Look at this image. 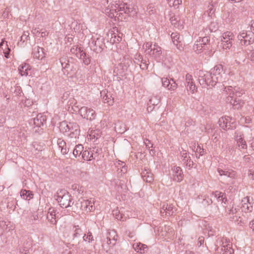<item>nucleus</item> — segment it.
Here are the masks:
<instances>
[{
	"label": "nucleus",
	"mask_w": 254,
	"mask_h": 254,
	"mask_svg": "<svg viewBox=\"0 0 254 254\" xmlns=\"http://www.w3.org/2000/svg\"><path fill=\"white\" fill-rule=\"evenodd\" d=\"M150 52V55H152L156 59L160 57L162 54L161 48L155 44H154L153 47L151 49Z\"/></svg>",
	"instance_id": "37"
},
{
	"label": "nucleus",
	"mask_w": 254,
	"mask_h": 254,
	"mask_svg": "<svg viewBox=\"0 0 254 254\" xmlns=\"http://www.w3.org/2000/svg\"><path fill=\"white\" fill-rule=\"evenodd\" d=\"M247 53L248 59L252 62H254V49L253 47L251 46L247 49Z\"/></svg>",
	"instance_id": "48"
},
{
	"label": "nucleus",
	"mask_w": 254,
	"mask_h": 254,
	"mask_svg": "<svg viewBox=\"0 0 254 254\" xmlns=\"http://www.w3.org/2000/svg\"><path fill=\"white\" fill-rule=\"evenodd\" d=\"M39 217L37 214L35 213H33L30 214L29 216V221L31 224L37 223V222L38 221Z\"/></svg>",
	"instance_id": "49"
},
{
	"label": "nucleus",
	"mask_w": 254,
	"mask_h": 254,
	"mask_svg": "<svg viewBox=\"0 0 254 254\" xmlns=\"http://www.w3.org/2000/svg\"><path fill=\"white\" fill-rule=\"evenodd\" d=\"M32 247V244L30 242H28L26 245L22 246L19 248V253L21 254H28Z\"/></svg>",
	"instance_id": "39"
},
{
	"label": "nucleus",
	"mask_w": 254,
	"mask_h": 254,
	"mask_svg": "<svg viewBox=\"0 0 254 254\" xmlns=\"http://www.w3.org/2000/svg\"><path fill=\"white\" fill-rule=\"evenodd\" d=\"M238 96H234V98H227V102L230 103L234 109H238L241 106V101Z\"/></svg>",
	"instance_id": "31"
},
{
	"label": "nucleus",
	"mask_w": 254,
	"mask_h": 254,
	"mask_svg": "<svg viewBox=\"0 0 254 254\" xmlns=\"http://www.w3.org/2000/svg\"><path fill=\"white\" fill-rule=\"evenodd\" d=\"M181 156L184 161V163L186 165V167L189 170L192 168L194 164L190 159V157L188 155L187 151L186 150H183L182 152H181Z\"/></svg>",
	"instance_id": "19"
},
{
	"label": "nucleus",
	"mask_w": 254,
	"mask_h": 254,
	"mask_svg": "<svg viewBox=\"0 0 254 254\" xmlns=\"http://www.w3.org/2000/svg\"><path fill=\"white\" fill-rule=\"evenodd\" d=\"M79 110V114L84 119L90 121H93L96 117V114L95 111L87 107L83 106Z\"/></svg>",
	"instance_id": "8"
},
{
	"label": "nucleus",
	"mask_w": 254,
	"mask_h": 254,
	"mask_svg": "<svg viewBox=\"0 0 254 254\" xmlns=\"http://www.w3.org/2000/svg\"><path fill=\"white\" fill-rule=\"evenodd\" d=\"M89 44L91 49L97 53L101 52L105 47L104 39L97 34L92 36Z\"/></svg>",
	"instance_id": "5"
},
{
	"label": "nucleus",
	"mask_w": 254,
	"mask_h": 254,
	"mask_svg": "<svg viewBox=\"0 0 254 254\" xmlns=\"http://www.w3.org/2000/svg\"><path fill=\"white\" fill-rule=\"evenodd\" d=\"M47 219L48 221L52 225H56L57 219L56 217V211L53 208L49 209Z\"/></svg>",
	"instance_id": "26"
},
{
	"label": "nucleus",
	"mask_w": 254,
	"mask_h": 254,
	"mask_svg": "<svg viewBox=\"0 0 254 254\" xmlns=\"http://www.w3.org/2000/svg\"><path fill=\"white\" fill-rule=\"evenodd\" d=\"M56 200L61 207L67 208L73 204V201L71 195L65 190H59L57 192Z\"/></svg>",
	"instance_id": "3"
},
{
	"label": "nucleus",
	"mask_w": 254,
	"mask_h": 254,
	"mask_svg": "<svg viewBox=\"0 0 254 254\" xmlns=\"http://www.w3.org/2000/svg\"><path fill=\"white\" fill-rule=\"evenodd\" d=\"M101 132L98 129L91 130L89 134L90 139H97L101 136Z\"/></svg>",
	"instance_id": "45"
},
{
	"label": "nucleus",
	"mask_w": 254,
	"mask_h": 254,
	"mask_svg": "<svg viewBox=\"0 0 254 254\" xmlns=\"http://www.w3.org/2000/svg\"><path fill=\"white\" fill-rule=\"evenodd\" d=\"M217 172L219 175L222 177L229 178L234 179L236 177V173L235 171L232 169H222L220 168L217 169Z\"/></svg>",
	"instance_id": "17"
},
{
	"label": "nucleus",
	"mask_w": 254,
	"mask_h": 254,
	"mask_svg": "<svg viewBox=\"0 0 254 254\" xmlns=\"http://www.w3.org/2000/svg\"><path fill=\"white\" fill-rule=\"evenodd\" d=\"M224 92L228 95L227 98H234V96L240 97L243 94L244 91L237 87H233L232 86H225L224 89Z\"/></svg>",
	"instance_id": "11"
},
{
	"label": "nucleus",
	"mask_w": 254,
	"mask_h": 254,
	"mask_svg": "<svg viewBox=\"0 0 254 254\" xmlns=\"http://www.w3.org/2000/svg\"><path fill=\"white\" fill-rule=\"evenodd\" d=\"M234 253L232 245L230 242L222 243V245L218 247L215 250L216 254H232Z\"/></svg>",
	"instance_id": "12"
},
{
	"label": "nucleus",
	"mask_w": 254,
	"mask_h": 254,
	"mask_svg": "<svg viewBox=\"0 0 254 254\" xmlns=\"http://www.w3.org/2000/svg\"><path fill=\"white\" fill-rule=\"evenodd\" d=\"M143 180L147 183H151L153 180V175L148 169H144L141 173Z\"/></svg>",
	"instance_id": "32"
},
{
	"label": "nucleus",
	"mask_w": 254,
	"mask_h": 254,
	"mask_svg": "<svg viewBox=\"0 0 254 254\" xmlns=\"http://www.w3.org/2000/svg\"><path fill=\"white\" fill-rule=\"evenodd\" d=\"M195 123L191 119L188 118L185 124V129H186V131L187 132L189 131V129L188 128V127L191 126H194Z\"/></svg>",
	"instance_id": "56"
},
{
	"label": "nucleus",
	"mask_w": 254,
	"mask_h": 254,
	"mask_svg": "<svg viewBox=\"0 0 254 254\" xmlns=\"http://www.w3.org/2000/svg\"><path fill=\"white\" fill-rule=\"evenodd\" d=\"M122 125L124 126V124H123L122 123H119V124H116L115 126V130L116 131H119V132H120V133L124 132L126 130L124 127L123 128H122V127L119 128V127H121Z\"/></svg>",
	"instance_id": "57"
},
{
	"label": "nucleus",
	"mask_w": 254,
	"mask_h": 254,
	"mask_svg": "<svg viewBox=\"0 0 254 254\" xmlns=\"http://www.w3.org/2000/svg\"><path fill=\"white\" fill-rule=\"evenodd\" d=\"M170 6H174L178 8V6L182 4V0H167Z\"/></svg>",
	"instance_id": "50"
},
{
	"label": "nucleus",
	"mask_w": 254,
	"mask_h": 254,
	"mask_svg": "<svg viewBox=\"0 0 254 254\" xmlns=\"http://www.w3.org/2000/svg\"><path fill=\"white\" fill-rule=\"evenodd\" d=\"M250 197L246 196L242 200V210L245 212H251L253 209V205L250 202Z\"/></svg>",
	"instance_id": "21"
},
{
	"label": "nucleus",
	"mask_w": 254,
	"mask_h": 254,
	"mask_svg": "<svg viewBox=\"0 0 254 254\" xmlns=\"http://www.w3.org/2000/svg\"><path fill=\"white\" fill-rule=\"evenodd\" d=\"M90 204H87V210L88 212H92L95 210L94 202L93 200H89Z\"/></svg>",
	"instance_id": "59"
},
{
	"label": "nucleus",
	"mask_w": 254,
	"mask_h": 254,
	"mask_svg": "<svg viewBox=\"0 0 254 254\" xmlns=\"http://www.w3.org/2000/svg\"><path fill=\"white\" fill-rule=\"evenodd\" d=\"M160 102V99L156 96L151 97L148 102V105H151L153 106H157Z\"/></svg>",
	"instance_id": "51"
},
{
	"label": "nucleus",
	"mask_w": 254,
	"mask_h": 254,
	"mask_svg": "<svg viewBox=\"0 0 254 254\" xmlns=\"http://www.w3.org/2000/svg\"><path fill=\"white\" fill-rule=\"evenodd\" d=\"M222 38L221 41L223 48L229 49L232 46V41L234 39V34L230 31H227L223 34Z\"/></svg>",
	"instance_id": "9"
},
{
	"label": "nucleus",
	"mask_w": 254,
	"mask_h": 254,
	"mask_svg": "<svg viewBox=\"0 0 254 254\" xmlns=\"http://www.w3.org/2000/svg\"><path fill=\"white\" fill-rule=\"evenodd\" d=\"M162 82L163 86L168 87L170 90H175L177 88V84L173 79L170 80L167 77H163L162 78Z\"/></svg>",
	"instance_id": "20"
},
{
	"label": "nucleus",
	"mask_w": 254,
	"mask_h": 254,
	"mask_svg": "<svg viewBox=\"0 0 254 254\" xmlns=\"http://www.w3.org/2000/svg\"><path fill=\"white\" fill-rule=\"evenodd\" d=\"M134 59V62L137 64H139L140 67L142 69L144 70L147 68L148 64L145 60L143 59V57L140 54H136L135 55Z\"/></svg>",
	"instance_id": "24"
},
{
	"label": "nucleus",
	"mask_w": 254,
	"mask_h": 254,
	"mask_svg": "<svg viewBox=\"0 0 254 254\" xmlns=\"http://www.w3.org/2000/svg\"><path fill=\"white\" fill-rule=\"evenodd\" d=\"M171 38L173 43L176 46L177 49L180 51L183 50V44L180 40V37L179 33L177 32L172 33L171 34Z\"/></svg>",
	"instance_id": "22"
},
{
	"label": "nucleus",
	"mask_w": 254,
	"mask_h": 254,
	"mask_svg": "<svg viewBox=\"0 0 254 254\" xmlns=\"http://www.w3.org/2000/svg\"><path fill=\"white\" fill-rule=\"evenodd\" d=\"M187 90L190 91L191 93H193L196 91V88L193 81L189 83V85H186Z\"/></svg>",
	"instance_id": "54"
},
{
	"label": "nucleus",
	"mask_w": 254,
	"mask_h": 254,
	"mask_svg": "<svg viewBox=\"0 0 254 254\" xmlns=\"http://www.w3.org/2000/svg\"><path fill=\"white\" fill-rule=\"evenodd\" d=\"M32 55L33 58L38 60H42L45 57L44 49L38 46L33 49Z\"/></svg>",
	"instance_id": "25"
},
{
	"label": "nucleus",
	"mask_w": 254,
	"mask_h": 254,
	"mask_svg": "<svg viewBox=\"0 0 254 254\" xmlns=\"http://www.w3.org/2000/svg\"><path fill=\"white\" fill-rule=\"evenodd\" d=\"M172 170L173 172L174 181L177 182H181L184 178V175L181 167L174 165L172 166Z\"/></svg>",
	"instance_id": "15"
},
{
	"label": "nucleus",
	"mask_w": 254,
	"mask_h": 254,
	"mask_svg": "<svg viewBox=\"0 0 254 254\" xmlns=\"http://www.w3.org/2000/svg\"><path fill=\"white\" fill-rule=\"evenodd\" d=\"M238 39L242 45H249L254 41V37L253 35L248 34L244 31L241 32L238 35Z\"/></svg>",
	"instance_id": "10"
},
{
	"label": "nucleus",
	"mask_w": 254,
	"mask_h": 254,
	"mask_svg": "<svg viewBox=\"0 0 254 254\" xmlns=\"http://www.w3.org/2000/svg\"><path fill=\"white\" fill-rule=\"evenodd\" d=\"M5 120L4 113L2 111H0V127L3 126V124L5 122Z\"/></svg>",
	"instance_id": "60"
},
{
	"label": "nucleus",
	"mask_w": 254,
	"mask_h": 254,
	"mask_svg": "<svg viewBox=\"0 0 254 254\" xmlns=\"http://www.w3.org/2000/svg\"><path fill=\"white\" fill-rule=\"evenodd\" d=\"M144 143L145 144L146 148L150 150V148H152L153 146V144L151 143L150 141L148 139H145L144 140Z\"/></svg>",
	"instance_id": "64"
},
{
	"label": "nucleus",
	"mask_w": 254,
	"mask_h": 254,
	"mask_svg": "<svg viewBox=\"0 0 254 254\" xmlns=\"http://www.w3.org/2000/svg\"><path fill=\"white\" fill-rule=\"evenodd\" d=\"M198 80L200 85L205 86H214L217 82L210 71L199 70L197 73Z\"/></svg>",
	"instance_id": "4"
},
{
	"label": "nucleus",
	"mask_w": 254,
	"mask_h": 254,
	"mask_svg": "<svg viewBox=\"0 0 254 254\" xmlns=\"http://www.w3.org/2000/svg\"><path fill=\"white\" fill-rule=\"evenodd\" d=\"M0 227L3 230L8 229V230L9 231L11 229V225L10 222L7 220L4 219L3 218H0Z\"/></svg>",
	"instance_id": "40"
},
{
	"label": "nucleus",
	"mask_w": 254,
	"mask_h": 254,
	"mask_svg": "<svg viewBox=\"0 0 254 254\" xmlns=\"http://www.w3.org/2000/svg\"><path fill=\"white\" fill-rule=\"evenodd\" d=\"M29 39V33L28 31H24L20 37V41L24 42Z\"/></svg>",
	"instance_id": "58"
},
{
	"label": "nucleus",
	"mask_w": 254,
	"mask_h": 254,
	"mask_svg": "<svg viewBox=\"0 0 254 254\" xmlns=\"http://www.w3.org/2000/svg\"><path fill=\"white\" fill-rule=\"evenodd\" d=\"M218 123L220 127L226 130L235 129L237 127V123L235 120L229 116L220 118Z\"/></svg>",
	"instance_id": "7"
},
{
	"label": "nucleus",
	"mask_w": 254,
	"mask_h": 254,
	"mask_svg": "<svg viewBox=\"0 0 254 254\" xmlns=\"http://www.w3.org/2000/svg\"><path fill=\"white\" fill-rule=\"evenodd\" d=\"M80 202V208L82 210H87V204H90L89 200H85L82 199L81 200H79Z\"/></svg>",
	"instance_id": "52"
},
{
	"label": "nucleus",
	"mask_w": 254,
	"mask_h": 254,
	"mask_svg": "<svg viewBox=\"0 0 254 254\" xmlns=\"http://www.w3.org/2000/svg\"><path fill=\"white\" fill-rule=\"evenodd\" d=\"M170 20L172 24L176 28L179 29H182L183 28L184 22L182 20H181L180 18L178 16H176L175 15L171 16Z\"/></svg>",
	"instance_id": "27"
},
{
	"label": "nucleus",
	"mask_w": 254,
	"mask_h": 254,
	"mask_svg": "<svg viewBox=\"0 0 254 254\" xmlns=\"http://www.w3.org/2000/svg\"><path fill=\"white\" fill-rule=\"evenodd\" d=\"M84 151V147L81 144L76 145L72 151V155L75 158L80 157L82 156V152Z\"/></svg>",
	"instance_id": "34"
},
{
	"label": "nucleus",
	"mask_w": 254,
	"mask_h": 254,
	"mask_svg": "<svg viewBox=\"0 0 254 254\" xmlns=\"http://www.w3.org/2000/svg\"><path fill=\"white\" fill-rule=\"evenodd\" d=\"M133 11V8L126 3H118L117 1H115V3L111 4L110 7H107L105 9V12L108 13L109 16L112 17H120L123 13L129 14Z\"/></svg>",
	"instance_id": "1"
},
{
	"label": "nucleus",
	"mask_w": 254,
	"mask_h": 254,
	"mask_svg": "<svg viewBox=\"0 0 254 254\" xmlns=\"http://www.w3.org/2000/svg\"><path fill=\"white\" fill-rule=\"evenodd\" d=\"M60 61L64 74L71 76L75 73L76 65L74 63L75 60L73 58L64 56L60 58Z\"/></svg>",
	"instance_id": "2"
},
{
	"label": "nucleus",
	"mask_w": 254,
	"mask_h": 254,
	"mask_svg": "<svg viewBox=\"0 0 254 254\" xmlns=\"http://www.w3.org/2000/svg\"><path fill=\"white\" fill-rule=\"evenodd\" d=\"M57 144L59 149H61V152L63 155L67 154L70 149V145L68 142L66 143L63 139L58 138L57 140Z\"/></svg>",
	"instance_id": "16"
},
{
	"label": "nucleus",
	"mask_w": 254,
	"mask_h": 254,
	"mask_svg": "<svg viewBox=\"0 0 254 254\" xmlns=\"http://www.w3.org/2000/svg\"><path fill=\"white\" fill-rule=\"evenodd\" d=\"M165 206L167 207L166 212L167 213V216L172 215L174 212V208L173 205L172 204L168 205V204H165Z\"/></svg>",
	"instance_id": "53"
},
{
	"label": "nucleus",
	"mask_w": 254,
	"mask_h": 254,
	"mask_svg": "<svg viewBox=\"0 0 254 254\" xmlns=\"http://www.w3.org/2000/svg\"><path fill=\"white\" fill-rule=\"evenodd\" d=\"M83 239L85 241H88V242H91L93 241V237L92 235V233L90 232H88L87 235L84 234L83 236Z\"/></svg>",
	"instance_id": "55"
},
{
	"label": "nucleus",
	"mask_w": 254,
	"mask_h": 254,
	"mask_svg": "<svg viewBox=\"0 0 254 254\" xmlns=\"http://www.w3.org/2000/svg\"><path fill=\"white\" fill-rule=\"evenodd\" d=\"M205 46H203V43L200 42V39L199 41H197L194 45H193V50L198 53H200L202 49L204 48Z\"/></svg>",
	"instance_id": "46"
},
{
	"label": "nucleus",
	"mask_w": 254,
	"mask_h": 254,
	"mask_svg": "<svg viewBox=\"0 0 254 254\" xmlns=\"http://www.w3.org/2000/svg\"><path fill=\"white\" fill-rule=\"evenodd\" d=\"M76 50L78 51V53H77V57L82 59L85 65L90 64V59L87 56L86 54L83 50H81L80 48H76Z\"/></svg>",
	"instance_id": "29"
},
{
	"label": "nucleus",
	"mask_w": 254,
	"mask_h": 254,
	"mask_svg": "<svg viewBox=\"0 0 254 254\" xmlns=\"http://www.w3.org/2000/svg\"><path fill=\"white\" fill-rule=\"evenodd\" d=\"M81 158L84 161H91L93 160L91 159V155L90 148L87 150L83 151L82 154Z\"/></svg>",
	"instance_id": "44"
},
{
	"label": "nucleus",
	"mask_w": 254,
	"mask_h": 254,
	"mask_svg": "<svg viewBox=\"0 0 254 254\" xmlns=\"http://www.w3.org/2000/svg\"><path fill=\"white\" fill-rule=\"evenodd\" d=\"M20 196L24 199L30 200L33 198V193L32 191L30 190H22L20 191Z\"/></svg>",
	"instance_id": "41"
},
{
	"label": "nucleus",
	"mask_w": 254,
	"mask_h": 254,
	"mask_svg": "<svg viewBox=\"0 0 254 254\" xmlns=\"http://www.w3.org/2000/svg\"><path fill=\"white\" fill-rule=\"evenodd\" d=\"M132 247L135 251L141 254L145 253L147 250V246L141 243H134Z\"/></svg>",
	"instance_id": "35"
},
{
	"label": "nucleus",
	"mask_w": 254,
	"mask_h": 254,
	"mask_svg": "<svg viewBox=\"0 0 254 254\" xmlns=\"http://www.w3.org/2000/svg\"><path fill=\"white\" fill-rule=\"evenodd\" d=\"M73 237L74 238L80 237L83 234L81 228L78 225L73 226Z\"/></svg>",
	"instance_id": "43"
},
{
	"label": "nucleus",
	"mask_w": 254,
	"mask_h": 254,
	"mask_svg": "<svg viewBox=\"0 0 254 254\" xmlns=\"http://www.w3.org/2000/svg\"><path fill=\"white\" fill-rule=\"evenodd\" d=\"M117 239L118 235L116 231L112 230L108 233L105 241H106V244L109 245V247H113L116 245Z\"/></svg>",
	"instance_id": "14"
},
{
	"label": "nucleus",
	"mask_w": 254,
	"mask_h": 254,
	"mask_svg": "<svg viewBox=\"0 0 254 254\" xmlns=\"http://www.w3.org/2000/svg\"><path fill=\"white\" fill-rule=\"evenodd\" d=\"M210 71L215 77V80L217 83H223L226 81L227 74L225 72L223 66L222 64L216 65L211 69Z\"/></svg>",
	"instance_id": "6"
},
{
	"label": "nucleus",
	"mask_w": 254,
	"mask_h": 254,
	"mask_svg": "<svg viewBox=\"0 0 254 254\" xmlns=\"http://www.w3.org/2000/svg\"><path fill=\"white\" fill-rule=\"evenodd\" d=\"M33 124L35 127H40L43 126L46 122V117L41 114L37 115L36 118H33Z\"/></svg>",
	"instance_id": "23"
},
{
	"label": "nucleus",
	"mask_w": 254,
	"mask_h": 254,
	"mask_svg": "<svg viewBox=\"0 0 254 254\" xmlns=\"http://www.w3.org/2000/svg\"><path fill=\"white\" fill-rule=\"evenodd\" d=\"M90 150L91 152V159L93 160L95 159V158L98 156L99 154H100V152L101 151L100 149L96 147L90 148Z\"/></svg>",
	"instance_id": "47"
},
{
	"label": "nucleus",
	"mask_w": 254,
	"mask_h": 254,
	"mask_svg": "<svg viewBox=\"0 0 254 254\" xmlns=\"http://www.w3.org/2000/svg\"><path fill=\"white\" fill-rule=\"evenodd\" d=\"M30 69V65L26 63L21 64L18 67L19 72L21 76H27Z\"/></svg>",
	"instance_id": "33"
},
{
	"label": "nucleus",
	"mask_w": 254,
	"mask_h": 254,
	"mask_svg": "<svg viewBox=\"0 0 254 254\" xmlns=\"http://www.w3.org/2000/svg\"><path fill=\"white\" fill-rule=\"evenodd\" d=\"M219 28V24L217 22H211L209 25L208 26V29L206 28L204 33H205L204 35H206L208 34L209 32H216Z\"/></svg>",
	"instance_id": "36"
},
{
	"label": "nucleus",
	"mask_w": 254,
	"mask_h": 254,
	"mask_svg": "<svg viewBox=\"0 0 254 254\" xmlns=\"http://www.w3.org/2000/svg\"><path fill=\"white\" fill-rule=\"evenodd\" d=\"M113 214L117 219L122 221H126L128 217V215H126L123 213V210H119L118 208L113 211Z\"/></svg>",
	"instance_id": "28"
},
{
	"label": "nucleus",
	"mask_w": 254,
	"mask_h": 254,
	"mask_svg": "<svg viewBox=\"0 0 254 254\" xmlns=\"http://www.w3.org/2000/svg\"><path fill=\"white\" fill-rule=\"evenodd\" d=\"M202 203L204 206H208L212 203V200L208 197L204 198L202 201Z\"/></svg>",
	"instance_id": "61"
},
{
	"label": "nucleus",
	"mask_w": 254,
	"mask_h": 254,
	"mask_svg": "<svg viewBox=\"0 0 254 254\" xmlns=\"http://www.w3.org/2000/svg\"><path fill=\"white\" fill-rule=\"evenodd\" d=\"M69 132L68 135L70 138L76 139L78 137L80 133V129L78 125L76 123L70 122Z\"/></svg>",
	"instance_id": "13"
},
{
	"label": "nucleus",
	"mask_w": 254,
	"mask_h": 254,
	"mask_svg": "<svg viewBox=\"0 0 254 254\" xmlns=\"http://www.w3.org/2000/svg\"><path fill=\"white\" fill-rule=\"evenodd\" d=\"M235 138L237 141V144L239 147L241 149H246L247 148V145L245 140L244 139L243 134L238 131H235Z\"/></svg>",
	"instance_id": "18"
},
{
	"label": "nucleus",
	"mask_w": 254,
	"mask_h": 254,
	"mask_svg": "<svg viewBox=\"0 0 254 254\" xmlns=\"http://www.w3.org/2000/svg\"><path fill=\"white\" fill-rule=\"evenodd\" d=\"M147 11L149 14H152L155 12L156 10L152 4H149L147 6Z\"/></svg>",
	"instance_id": "62"
},
{
	"label": "nucleus",
	"mask_w": 254,
	"mask_h": 254,
	"mask_svg": "<svg viewBox=\"0 0 254 254\" xmlns=\"http://www.w3.org/2000/svg\"><path fill=\"white\" fill-rule=\"evenodd\" d=\"M216 2H213L211 1L209 2V4L207 6V9L206 11L208 16H211L214 13L215 9V6L216 5Z\"/></svg>",
	"instance_id": "42"
},
{
	"label": "nucleus",
	"mask_w": 254,
	"mask_h": 254,
	"mask_svg": "<svg viewBox=\"0 0 254 254\" xmlns=\"http://www.w3.org/2000/svg\"><path fill=\"white\" fill-rule=\"evenodd\" d=\"M211 196L216 198L218 201H221L224 203L227 201L226 194L219 191L213 192L211 194Z\"/></svg>",
	"instance_id": "30"
},
{
	"label": "nucleus",
	"mask_w": 254,
	"mask_h": 254,
	"mask_svg": "<svg viewBox=\"0 0 254 254\" xmlns=\"http://www.w3.org/2000/svg\"><path fill=\"white\" fill-rule=\"evenodd\" d=\"M125 187L124 182L121 180H119L117 182V190L118 191H120L121 189H122Z\"/></svg>",
	"instance_id": "63"
},
{
	"label": "nucleus",
	"mask_w": 254,
	"mask_h": 254,
	"mask_svg": "<svg viewBox=\"0 0 254 254\" xmlns=\"http://www.w3.org/2000/svg\"><path fill=\"white\" fill-rule=\"evenodd\" d=\"M70 126V122L67 123L66 121L62 122L59 126L60 131L64 134L67 133L69 132V127Z\"/></svg>",
	"instance_id": "38"
}]
</instances>
